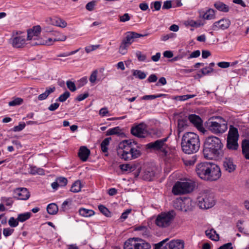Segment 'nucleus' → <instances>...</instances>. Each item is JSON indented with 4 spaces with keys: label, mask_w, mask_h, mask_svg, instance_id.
Instances as JSON below:
<instances>
[{
    "label": "nucleus",
    "mask_w": 249,
    "mask_h": 249,
    "mask_svg": "<svg viewBox=\"0 0 249 249\" xmlns=\"http://www.w3.org/2000/svg\"><path fill=\"white\" fill-rule=\"evenodd\" d=\"M185 24L186 25L196 28L200 27L204 25V23L200 20L195 21L192 19L186 21Z\"/></svg>",
    "instance_id": "72a5a7b5"
},
{
    "label": "nucleus",
    "mask_w": 249,
    "mask_h": 249,
    "mask_svg": "<svg viewBox=\"0 0 249 249\" xmlns=\"http://www.w3.org/2000/svg\"><path fill=\"white\" fill-rule=\"evenodd\" d=\"M131 212V209H127L124 212H123L120 217V219L122 220V221L125 220L129 214Z\"/></svg>",
    "instance_id": "338daca9"
},
{
    "label": "nucleus",
    "mask_w": 249,
    "mask_h": 249,
    "mask_svg": "<svg viewBox=\"0 0 249 249\" xmlns=\"http://www.w3.org/2000/svg\"><path fill=\"white\" fill-rule=\"evenodd\" d=\"M14 192L18 199L26 200L30 196V192L26 188H16Z\"/></svg>",
    "instance_id": "f3484780"
},
{
    "label": "nucleus",
    "mask_w": 249,
    "mask_h": 249,
    "mask_svg": "<svg viewBox=\"0 0 249 249\" xmlns=\"http://www.w3.org/2000/svg\"><path fill=\"white\" fill-rule=\"evenodd\" d=\"M154 176V173L153 171L149 170V171H146L144 173V175L143 176V178L144 179H146L147 180H152L153 177Z\"/></svg>",
    "instance_id": "603ef678"
},
{
    "label": "nucleus",
    "mask_w": 249,
    "mask_h": 249,
    "mask_svg": "<svg viewBox=\"0 0 249 249\" xmlns=\"http://www.w3.org/2000/svg\"><path fill=\"white\" fill-rule=\"evenodd\" d=\"M58 207L54 203H51L47 206V211L50 214H55L58 212Z\"/></svg>",
    "instance_id": "c9c22d12"
},
{
    "label": "nucleus",
    "mask_w": 249,
    "mask_h": 249,
    "mask_svg": "<svg viewBox=\"0 0 249 249\" xmlns=\"http://www.w3.org/2000/svg\"><path fill=\"white\" fill-rule=\"evenodd\" d=\"M174 206L178 210L187 211L192 209V201L190 198L178 199L174 202Z\"/></svg>",
    "instance_id": "ddd939ff"
},
{
    "label": "nucleus",
    "mask_w": 249,
    "mask_h": 249,
    "mask_svg": "<svg viewBox=\"0 0 249 249\" xmlns=\"http://www.w3.org/2000/svg\"><path fill=\"white\" fill-rule=\"evenodd\" d=\"M14 230L10 228H4L3 230V234L5 237L11 235L14 232Z\"/></svg>",
    "instance_id": "0e129e2a"
},
{
    "label": "nucleus",
    "mask_w": 249,
    "mask_h": 249,
    "mask_svg": "<svg viewBox=\"0 0 249 249\" xmlns=\"http://www.w3.org/2000/svg\"><path fill=\"white\" fill-rule=\"evenodd\" d=\"M55 89L54 87L47 88L44 93L38 95V99L40 101L46 99L51 93L54 91Z\"/></svg>",
    "instance_id": "c85d7f7f"
},
{
    "label": "nucleus",
    "mask_w": 249,
    "mask_h": 249,
    "mask_svg": "<svg viewBox=\"0 0 249 249\" xmlns=\"http://www.w3.org/2000/svg\"><path fill=\"white\" fill-rule=\"evenodd\" d=\"M238 140L227 139V146L228 149L232 150H236L238 147L237 143Z\"/></svg>",
    "instance_id": "f704fd0d"
},
{
    "label": "nucleus",
    "mask_w": 249,
    "mask_h": 249,
    "mask_svg": "<svg viewBox=\"0 0 249 249\" xmlns=\"http://www.w3.org/2000/svg\"><path fill=\"white\" fill-rule=\"evenodd\" d=\"M145 36L146 35H142L134 32H127L126 33V36L124 40L127 43V44L131 45L135 41L136 39Z\"/></svg>",
    "instance_id": "aec40b11"
},
{
    "label": "nucleus",
    "mask_w": 249,
    "mask_h": 249,
    "mask_svg": "<svg viewBox=\"0 0 249 249\" xmlns=\"http://www.w3.org/2000/svg\"><path fill=\"white\" fill-rule=\"evenodd\" d=\"M81 181L77 180L72 184L71 188V191L73 193H78L81 191Z\"/></svg>",
    "instance_id": "473e14b6"
},
{
    "label": "nucleus",
    "mask_w": 249,
    "mask_h": 249,
    "mask_svg": "<svg viewBox=\"0 0 249 249\" xmlns=\"http://www.w3.org/2000/svg\"><path fill=\"white\" fill-rule=\"evenodd\" d=\"M194 187L193 182L178 181L173 187L172 193L175 195L189 193L193 190Z\"/></svg>",
    "instance_id": "6e6552de"
},
{
    "label": "nucleus",
    "mask_w": 249,
    "mask_h": 249,
    "mask_svg": "<svg viewBox=\"0 0 249 249\" xmlns=\"http://www.w3.org/2000/svg\"><path fill=\"white\" fill-rule=\"evenodd\" d=\"M124 249H136L137 238H129L124 244Z\"/></svg>",
    "instance_id": "393cba45"
},
{
    "label": "nucleus",
    "mask_w": 249,
    "mask_h": 249,
    "mask_svg": "<svg viewBox=\"0 0 249 249\" xmlns=\"http://www.w3.org/2000/svg\"><path fill=\"white\" fill-rule=\"evenodd\" d=\"M168 240V238H166L155 244V249H160L162 247L163 249H183L184 244L182 240H173L166 243Z\"/></svg>",
    "instance_id": "1a4fd4ad"
},
{
    "label": "nucleus",
    "mask_w": 249,
    "mask_h": 249,
    "mask_svg": "<svg viewBox=\"0 0 249 249\" xmlns=\"http://www.w3.org/2000/svg\"><path fill=\"white\" fill-rule=\"evenodd\" d=\"M1 200L6 206H11L12 205L14 201L11 197H3L1 198Z\"/></svg>",
    "instance_id": "4d7b16f0"
},
{
    "label": "nucleus",
    "mask_w": 249,
    "mask_h": 249,
    "mask_svg": "<svg viewBox=\"0 0 249 249\" xmlns=\"http://www.w3.org/2000/svg\"><path fill=\"white\" fill-rule=\"evenodd\" d=\"M244 221L242 220H238L236 223V227L238 231L246 235H249L248 231L242 227Z\"/></svg>",
    "instance_id": "37998d69"
},
{
    "label": "nucleus",
    "mask_w": 249,
    "mask_h": 249,
    "mask_svg": "<svg viewBox=\"0 0 249 249\" xmlns=\"http://www.w3.org/2000/svg\"><path fill=\"white\" fill-rule=\"evenodd\" d=\"M136 145L131 140L122 141L118 145V155L125 160L137 158L140 156L141 152L134 147Z\"/></svg>",
    "instance_id": "f03ea898"
},
{
    "label": "nucleus",
    "mask_w": 249,
    "mask_h": 249,
    "mask_svg": "<svg viewBox=\"0 0 249 249\" xmlns=\"http://www.w3.org/2000/svg\"><path fill=\"white\" fill-rule=\"evenodd\" d=\"M25 124L24 123H20L18 125L14 127L13 130L15 132L20 131L25 128Z\"/></svg>",
    "instance_id": "052dcab7"
},
{
    "label": "nucleus",
    "mask_w": 249,
    "mask_h": 249,
    "mask_svg": "<svg viewBox=\"0 0 249 249\" xmlns=\"http://www.w3.org/2000/svg\"><path fill=\"white\" fill-rule=\"evenodd\" d=\"M188 126L187 120L185 119H179L178 122L177 133L179 137V134Z\"/></svg>",
    "instance_id": "5701e85b"
},
{
    "label": "nucleus",
    "mask_w": 249,
    "mask_h": 249,
    "mask_svg": "<svg viewBox=\"0 0 249 249\" xmlns=\"http://www.w3.org/2000/svg\"><path fill=\"white\" fill-rule=\"evenodd\" d=\"M181 148L186 154L196 153L200 147V141L198 135L191 132L185 133L182 137Z\"/></svg>",
    "instance_id": "7ed1b4c3"
},
{
    "label": "nucleus",
    "mask_w": 249,
    "mask_h": 249,
    "mask_svg": "<svg viewBox=\"0 0 249 249\" xmlns=\"http://www.w3.org/2000/svg\"><path fill=\"white\" fill-rule=\"evenodd\" d=\"M66 84L68 88L71 91H74L76 90V88L74 82L71 81H67Z\"/></svg>",
    "instance_id": "bf43d9fd"
},
{
    "label": "nucleus",
    "mask_w": 249,
    "mask_h": 249,
    "mask_svg": "<svg viewBox=\"0 0 249 249\" xmlns=\"http://www.w3.org/2000/svg\"><path fill=\"white\" fill-rule=\"evenodd\" d=\"M90 153V150L86 146H81L79 150L78 156L83 161H86Z\"/></svg>",
    "instance_id": "4be33fe9"
},
{
    "label": "nucleus",
    "mask_w": 249,
    "mask_h": 249,
    "mask_svg": "<svg viewBox=\"0 0 249 249\" xmlns=\"http://www.w3.org/2000/svg\"><path fill=\"white\" fill-rule=\"evenodd\" d=\"M120 169L123 171L131 172L132 169V166L129 164H121L119 166Z\"/></svg>",
    "instance_id": "6e6d98bb"
},
{
    "label": "nucleus",
    "mask_w": 249,
    "mask_h": 249,
    "mask_svg": "<svg viewBox=\"0 0 249 249\" xmlns=\"http://www.w3.org/2000/svg\"><path fill=\"white\" fill-rule=\"evenodd\" d=\"M196 156L194 155L191 159L186 160L184 161V163L186 165H193L196 162Z\"/></svg>",
    "instance_id": "8fccbe9b"
},
{
    "label": "nucleus",
    "mask_w": 249,
    "mask_h": 249,
    "mask_svg": "<svg viewBox=\"0 0 249 249\" xmlns=\"http://www.w3.org/2000/svg\"><path fill=\"white\" fill-rule=\"evenodd\" d=\"M242 153L246 159L249 160V140L245 139L242 143Z\"/></svg>",
    "instance_id": "a878e982"
},
{
    "label": "nucleus",
    "mask_w": 249,
    "mask_h": 249,
    "mask_svg": "<svg viewBox=\"0 0 249 249\" xmlns=\"http://www.w3.org/2000/svg\"><path fill=\"white\" fill-rule=\"evenodd\" d=\"M223 144L219 138L215 136L208 137L204 142L203 155L207 159H217L223 155Z\"/></svg>",
    "instance_id": "f257e3e1"
},
{
    "label": "nucleus",
    "mask_w": 249,
    "mask_h": 249,
    "mask_svg": "<svg viewBox=\"0 0 249 249\" xmlns=\"http://www.w3.org/2000/svg\"><path fill=\"white\" fill-rule=\"evenodd\" d=\"M100 47V45H89L85 47V51L87 53H89L91 51H94Z\"/></svg>",
    "instance_id": "5fc2aeb1"
},
{
    "label": "nucleus",
    "mask_w": 249,
    "mask_h": 249,
    "mask_svg": "<svg viewBox=\"0 0 249 249\" xmlns=\"http://www.w3.org/2000/svg\"><path fill=\"white\" fill-rule=\"evenodd\" d=\"M188 119L199 131L203 133L205 131L203 126V121L199 116L191 114L189 116Z\"/></svg>",
    "instance_id": "2eb2a0df"
},
{
    "label": "nucleus",
    "mask_w": 249,
    "mask_h": 249,
    "mask_svg": "<svg viewBox=\"0 0 249 249\" xmlns=\"http://www.w3.org/2000/svg\"><path fill=\"white\" fill-rule=\"evenodd\" d=\"M131 133L133 135L141 138H145L149 134L146 125L142 123L132 127L131 129Z\"/></svg>",
    "instance_id": "9b49d317"
},
{
    "label": "nucleus",
    "mask_w": 249,
    "mask_h": 249,
    "mask_svg": "<svg viewBox=\"0 0 249 249\" xmlns=\"http://www.w3.org/2000/svg\"><path fill=\"white\" fill-rule=\"evenodd\" d=\"M211 163L210 162H201L196 165V173L202 179L205 180Z\"/></svg>",
    "instance_id": "f8f14e48"
},
{
    "label": "nucleus",
    "mask_w": 249,
    "mask_h": 249,
    "mask_svg": "<svg viewBox=\"0 0 249 249\" xmlns=\"http://www.w3.org/2000/svg\"><path fill=\"white\" fill-rule=\"evenodd\" d=\"M121 129L119 126H116L110 129H109L107 131V135H112L115 134H120Z\"/></svg>",
    "instance_id": "a18cd8bd"
},
{
    "label": "nucleus",
    "mask_w": 249,
    "mask_h": 249,
    "mask_svg": "<svg viewBox=\"0 0 249 249\" xmlns=\"http://www.w3.org/2000/svg\"><path fill=\"white\" fill-rule=\"evenodd\" d=\"M167 139V138H165L149 142L146 145V147L147 149L157 151L163 156H166L169 149L168 145L165 143Z\"/></svg>",
    "instance_id": "0eeeda50"
},
{
    "label": "nucleus",
    "mask_w": 249,
    "mask_h": 249,
    "mask_svg": "<svg viewBox=\"0 0 249 249\" xmlns=\"http://www.w3.org/2000/svg\"><path fill=\"white\" fill-rule=\"evenodd\" d=\"M53 36V41H64L67 39L66 36L59 32H54Z\"/></svg>",
    "instance_id": "4c0bfd02"
},
{
    "label": "nucleus",
    "mask_w": 249,
    "mask_h": 249,
    "mask_svg": "<svg viewBox=\"0 0 249 249\" xmlns=\"http://www.w3.org/2000/svg\"><path fill=\"white\" fill-rule=\"evenodd\" d=\"M135 231H140V234L143 235V236H148L149 235V230L148 228L145 226H138L135 228Z\"/></svg>",
    "instance_id": "58836bf2"
},
{
    "label": "nucleus",
    "mask_w": 249,
    "mask_h": 249,
    "mask_svg": "<svg viewBox=\"0 0 249 249\" xmlns=\"http://www.w3.org/2000/svg\"><path fill=\"white\" fill-rule=\"evenodd\" d=\"M31 216V213L30 212H26L23 213H20L18 215V221L23 222L29 219Z\"/></svg>",
    "instance_id": "ea45409f"
},
{
    "label": "nucleus",
    "mask_w": 249,
    "mask_h": 249,
    "mask_svg": "<svg viewBox=\"0 0 249 249\" xmlns=\"http://www.w3.org/2000/svg\"><path fill=\"white\" fill-rule=\"evenodd\" d=\"M136 55L139 61H145L146 59V55L143 54L142 52L139 51L136 52Z\"/></svg>",
    "instance_id": "13d9d810"
},
{
    "label": "nucleus",
    "mask_w": 249,
    "mask_h": 249,
    "mask_svg": "<svg viewBox=\"0 0 249 249\" xmlns=\"http://www.w3.org/2000/svg\"><path fill=\"white\" fill-rule=\"evenodd\" d=\"M130 17L128 13H125L122 16H119L120 21L124 22L129 20Z\"/></svg>",
    "instance_id": "e2e57ef3"
},
{
    "label": "nucleus",
    "mask_w": 249,
    "mask_h": 249,
    "mask_svg": "<svg viewBox=\"0 0 249 249\" xmlns=\"http://www.w3.org/2000/svg\"><path fill=\"white\" fill-rule=\"evenodd\" d=\"M150 244L142 239L137 238L136 249H150Z\"/></svg>",
    "instance_id": "c756f323"
},
{
    "label": "nucleus",
    "mask_w": 249,
    "mask_h": 249,
    "mask_svg": "<svg viewBox=\"0 0 249 249\" xmlns=\"http://www.w3.org/2000/svg\"><path fill=\"white\" fill-rule=\"evenodd\" d=\"M79 214L85 217H89L93 216L95 214L93 210L88 209L84 208H81L78 211Z\"/></svg>",
    "instance_id": "bb28decb"
},
{
    "label": "nucleus",
    "mask_w": 249,
    "mask_h": 249,
    "mask_svg": "<svg viewBox=\"0 0 249 249\" xmlns=\"http://www.w3.org/2000/svg\"><path fill=\"white\" fill-rule=\"evenodd\" d=\"M48 20L51 24L54 26L65 28L67 25V22L64 20L57 17L50 18Z\"/></svg>",
    "instance_id": "412c9836"
},
{
    "label": "nucleus",
    "mask_w": 249,
    "mask_h": 249,
    "mask_svg": "<svg viewBox=\"0 0 249 249\" xmlns=\"http://www.w3.org/2000/svg\"><path fill=\"white\" fill-rule=\"evenodd\" d=\"M218 249H233V246L231 243L229 242L220 246Z\"/></svg>",
    "instance_id": "774afa93"
},
{
    "label": "nucleus",
    "mask_w": 249,
    "mask_h": 249,
    "mask_svg": "<svg viewBox=\"0 0 249 249\" xmlns=\"http://www.w3.org/2000/svg\"><path fill=\"white\" fill-rule=\"evenodd\" d=\"M23 102V100L20 98H17L15 100L9 102L8 105L9 106H15L19 105Z\"/></svg>",
    "instance_id": "864d4df0"
},
{
    "label": "nucleus",
    "mask_w": 249,
    "mask_h": 249,
    "mask_svg": "<svg viewBox=\"0 0 249 249\" xmlns=\"http://www.w3.org/2000/svg\"><path fill=\"white\" fill-rule=\"evenodd\" d=\"M18 218L15 219L13 217H11L8 221V224L11 227H16L18 225Z\"/></svg>",
    "instance_id": "09e8293b"
},
{
    "label": "nucleus",
    "mask_w": 249,
    "mask_h": 249,
    "mask_svg": "<svg viewBox=\"0 0 249 249\" xmlns=\"http://www.w3.org/2000/svg\"><path fill=\"white\" fill-rule=\"evenodd\" d=\"M111 140V138H107L104 139L103 142L101 143V147L102 151L106 153L108 151V146L109 144L110 141Z\"/></svg>",
    "instance_id": "e433bc0d"
},
{
    "label": "nucleus",
    "mask_w": 249,
    "mask_h": 249,
    "mask_svg": "<svg viewBox=\"0 0 249 249\" xmlns=\"http://www.w3.org/2000/svg\"><path fill=\"white\" fill-rule=\"evenodd\" d=\"M97 74H98V71L97 70H94L92 71L91 73L89 80L92 84H94L97 79Z\"/></svg>",
    "instance_id": "3c124183"
},
{
    "label": "nucleus",
    "mask_w": 249,
    "mask_h": 249,
    "mask_svg": "<svg viewBox=\"0 0 249 249\" xmlns=\"http://www.w3.org/2000/svg\"><path fill=\"white\" fill-rule=\"evenodd\" d=\"M213 69L211 67H205L201 70V72L204 75H208L213 72Z\"/></svg>",
    "instance_id": "680f3d73"
},
{
    "label": "nucleus",
    "mask_w": 249,
    "mask_h": 249,
    "mask_svg": "<svg viewBox=\"0 0 249 249\" xmlns=\"http://www.w3.org/2000/svg\"><path fill=\"white\" fill-rule=\"evenodd\" d=\"M70 96V93L69 91H65L64 93L60 95L58 98L56 100L57 101L64 102H65Z\"/></svg>",
    "instance_id": "49530a36"
},
{
    "label": "nucleus",
    "mask_w": 249,
    "mask_h": 249,
    "mask_svg": "<svg viewBox=\"0 0 249 249\" xmlns=\"http://www.w3.org/2000/svg\"><path fill=\"white\" fill-rule=\"evenodd\" d=\"M198 205L201 209H209L215 204L213 194L209 190H204L197 198Z\"/></svg>",
    "instance_id": "39448f33"
},
{
    "label": "nucleus",
    "mask_w": 249,
    "mask_h": 249,
    "mask_svg": "<svg viewBox=\"0 0 249 249\" xmlns=\"http://www.w3.org/2000/svg\"><path fill=\"white\" fill-rule=\"evenodd\" d=\"M95 5V1H91L88 2L86 5V8L87 10L89 11H91L94 9Z\"/></svg>",
    "instance_id": "69168bd1"
},
{
    "label": "nucleus",
    "mask_w": 249,
    "mask_h": 249,
    "mask_svg": "<svg viewBox=\"0 0 249 249\" xmlns=\"http://www.w3.org/2000/svg\"><path fill=\"white\" fill-rule=\"evenodd\" d=\"M223 166L225 170L228 173L233 172L236 168V165L234 163L233 159L231 158L224 159Z\"/></svg>",
    "instance_id": "a211bd4d"
},
{
    "label": "nucleus",
    "mask_w": 249,
    "mask_h": 249,
    "mask_svg": "<svg viewBox=\"0 0 249 249\" xmlns=\"http://www.w3.org/2000/svg\"><path fill=\"white\" fill-rule=\"evenodd\" d=\"M41 32V28L40 26H35L32 29H29L27 31V40H36L37 39L39 35Z\"/></svg>",
    "instance_id": "6ab92c4d"
},
{
    "label": "nucleus",
    "mask_w": 249,
    "mask_h": 249,
    "mask_svg": "<svg viewBox=\"0 0 249 249\" xmlns=\"http://www.w3.org/2000/svg\"><path fill=\"white\" fill-rule=\"evenodd\" d=\"M205 234L208 238L212 240L218 241L219 239L218 234H217L216 231L213 229L206 230L205 231Z\"/></svg>",
    "instance_id": "cd10ccee"
},
{
    "label": "nucleus",
    "mask_w": 249,
    "mask_h": 249,
    "mask_svg": "<svg viewBox=\"0 0 249 249\" xmlns=\"http://www.w3.org/2000/svg\"><path fill=\"white\" fill-rule=\"evenodd\" d=\"M214 6L218 10L223 12H228L229 11V6L219 1L215 2Z\"/></svg>",
    "instance_id": "7c9ffc66"
},
{
    "label": "nucleus",
    "mask_w": 249,
    "mask_h": 249,
    "mask_svg": "<svg viewBox=\"0 0 249 249\" xmlns=\"http://www.w3.org/2000/svg\"><path fill=\"white\" fill-rule=\"evenodd\" d=\"M221 176V170L217 164L211 162L206 175L205 180L215 181L219 179Z\"/></svg>",
    "instance_id": "9d476101"
},
{
    "label": "nucleus",
    "mask_w": 249,
    "mask_h": 249,
    "mask_svg": "<svg viewBox=\"0 0 249 249\" xmlns=\"http://www.w3.org/2000/svg\"><path fill=\"white\" fill-rule=\"evenodd\" d=\"M208 129L215 134H222L228 129L226 121L220 116L212 117L207 122Z\"/></svg>",
    "instance_id": "20e7f679"
},
{
    "label": "nucleus",
    "mask_w": 249,
    "mask_h": 249,
    "mask_svg": "<svg viewBox=\"0 0 249 249\" xmlns=\"http://www.w3.org/2000/svg\"><path fill=\"white\" fill-rule=\"evenodd\" d=\"M17 34V36H14L10 39V42L14 48H22L26 44V37L25 36L18 35V33Z\"/></svg>",
    "instance_id": "4468645a"
},
{
    "label": "nucleus",
    "mask_w": 249,
    "mask_h": 249,
    "mask_svg": "<svg viewBox=\"0 0 249 249\" xmlns=\"http://www.w3.org/2000/svg\"><path fill=\"white\" fill-rule=\"evenodd\" d=\"M231 25V21L228 18H224L215 22L212 26V29L214 30H225L228 29Z\"/></svg>",
    "instance_id": "dca6fc26"
},
{
    "label": "nucleus",
    "mask_w": 249,
    "mask_h": 249,
    "mask_svg": "<svg viewBox=\"0 0 249 249\" xmlns=\"http://www.w3.org/2000/svg\"><path fill=\"white\" fill-rule=\"evenodd\" d=\"M56 180L59 184L60 187L65 186L67 184V179L64 177H58L56 178Z\"/></svg>",
    "instance_id": "de8ad7c7"
},
{
    "label": "nucleus",
    "mask_w": 249,
    "mask_h": 249,
    "mask_svg": "<svg viewBox=\"0 0 249 249\" xmlns=\"http://www.w3.org/2000/svg\"><path fill=\"white\" fill-rule=\"evenodd\" d=\"M98 209L101 213L105 215L107 217H110L111 213L108 209L103 205H100L98 206Z\"/></svg>",
    "instance_id": "c03bdc74"
},
{
    "label": "nucleus",
    "mask_w": 249,
    "mask_h": 249,
    "mask_svg": "<svg viewBox=\"0 0 249 249\" xmlns=\"http://www.w3.org/2000/svg\"><path fill=\"white\" fill-rule=\"evenodd\" d=\"M215 17L214 11L212 9H209L202 15V18L204 19L211 20L213 19Z\"/></svg>",
    "instance_id": "2f4dec72"
},
{
    "label": "nucleus",
    "mask_w": 249,
    "mask_h": 249,
    "mask_svg": "<svg viewBox=\"0 0 249 249\" xmlns=\"http://www.w3.org/2000/svg\"><path fill=\"white\" fill-rule=\"evenodd\" d=\"M129 45V44H127L123 40L119 48V53L122 54H125L127 53V48Z\"/></svg>",
    "instance_id": "79ce46f5"
},
{
    "label": "nucleus",
    "mask_w": 249,
    "mask_h": 249,
    "mask_svg": "<svg viewBox=\"0 0 249 249\" xmlns=\"http://www.w3.org/2000/svg\"><path fill=\"white\" fill-rule=\"evenodd\" d=\"M132 72L133 76L140 79H144L146 77V74L140 70H133Z\"/></svg>",
    "instance_id": "a19ab883"
},
{
    "label": "nucleus",
    "mask_w": 249,
    "mask_h": 249,
    "mask_svg": "<svg viewBox=\"0 0 249 249\" xmlns=\"http://www.w3.org/2000/svg\"><path fill=\"white\" fill-rule=\"evenodd\" d=\"M174 217L175 213L174 211L161 213L157 215L155 223L159 228H166L170 226Z\"/></svg>",
    "instance_id": "423d86ee"
},
{
    "label": "nucleus",
    "mask_w": 249,
    "mask_h": 249,
    "mask_svg": "<svg viewBox=\"0 0 249 249\" xmlns=\"http://www.w3.org/2000/svg\"><path fill=\"white\" fill-rule=\"evenodd\" d=\"M239 134L238 129L232 125L230 127L227 139L238 140Z\"/></svg>",
    "instance_id": "b1692460"
}]
</instances>
